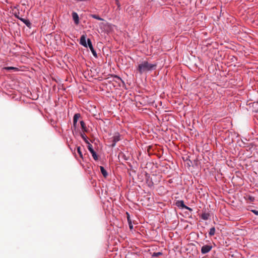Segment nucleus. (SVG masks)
Listing matches in <instances>:
<instances>
[{"label":"nucleus","mask_w":258,"mask_h":258,"mask_svg":"<svg viewBox=\"0 0 258 258\" xmlns=\"http://www.w3.org/2000/svg\"><path fill=\"white\" fill-rule=\"evenodd\" d=\"M248 199L250 202H253L254 201V198L252 196H248Z\"/></svg>","instance_id":"obj_24"},{"label":"nucleus","mask_w":258,"mask_h":258,"mask_svg":"<svg viewBox=\"0 0 258 258\" xmlns=\"http://www.w3.org/2000/svg\"><path fill=\"white\" fill-rule=\"evenodd\" d=\"M77 152L81 158H83V153L81 152V148L80 146L77 147Z\"/></svg>","instance_id":"obj_17"},{"label":"nucleus","mask_w":258,"mask_h":258,"mask_svg":"<svg viewBox=\"0 0 258 258\" xmlns=\"http://www.w3.org/2000/svg\"><path fill=\"white\" fill-rule=\"evenodd\" d=\"M112 142L111 147H114L115 146L117 142L121 140L120 135L119 133H115L113 137L110 139Z\"/></svg>","instance_id":"obj_2"},{"label":"nucleus","mask_w":258,"mask_h":258,"mask_svg":"<svg viewBox=\"0 0 258 258\" xmlns=\"http://www.w3.org/2000/svg\"><path fill=\"white\" fill-rule=\"evenodd\" d=\"M90 17L94 19H95L96 20H99V21H103L104 20L103 19L101 18L98 15H97L91 14V15H90Z\"/></svg>","instance_id":"obj_12"},{"label":"nucleus","mask_w":258,"mask_h":258,"mask_svg":"<svg viewBox=\"0 0 258 258\" xmlns=\"http://www.w3.org/2000/svg\"><path fill=\"white\" fill-rule=\"evenodd\" d=\"M17 17L22 22H23V23H24V22L26 21V19H24V18H20L18 16H17Z\"/></svg>","instance_id":"obj_26"},{"label":"nucleus","mask_w":258,"mask_h":258,"mask_svg":"<svg viewBox=\"0 0 258 258\" xmlns=\"http://www.w3.org/2000/svg\"><path fill=\"white\" fill-rule=\"evenodd\" d=\"M4 70H15V71H17L18 70V68H15V67H5L4 68Z\"/></svg>","instance_id":"obj_15"},{"label":"nucleus","mask_w":258,"mask_h":258,"mask_svg":"<svg viewBox=\"0 0 258 258\" xmlns=\"http://www.w3.org/2000/svg\"><path fill=\"white\" fill-rule=\"evenodd\" d=\"M200 217L204 220H207L210 219L211 215L209 212H203Z\"/></svg>","instance_id":"obj_5"},{"label":"nucleus","mask_w":258,"mask_h":258,"mask_svg":"<svg viewBox=\"0 0 258 258\" xmlns=\"http://www.w3.org/2000/svg\"><path fill=\"white\" fill-rule=\"evenodd\" d=\"M100 168L101 172L102 174L103 175V176L104 177H106L108 175V173H107L106 170L104 169V168L103 166H100Z\"/></svg>","instance_id":"obj_9"},{"label":"nucleus","mask_w":258,"mask_h":258,"mask_svg":"<svg viewBox=\"0 0 258 258\" xmlns=\"http://www.w3.org/2000/svg\"><path fill=\"white\" fill-rule=\"evenodd\" d=\"M77 122H73V126L75 127V128H76L77 127Z\"/></svg>","instance_id":"obj_28"},{"label":"nucleus","mask_w":258,"mask_h":258,"mask_svg":"<svg viewBox=\"0 0 258 258\" xmlns=\"http://www.w3.org/2000/svg\"><path fill=\"white\" fill-rule=\"evenodd\" d=\"M175 205L180 209H184L186 206L182 200H178L175 203Z\"/></svg>","instance_id":"obj_7"},{"label":"nucleus","mask_w":258,"mask_h":258,"mask_svg":"<svg viewBox=\"0 0 258 258\" xmlns=\"http://www.w3.org/2000/svg\"><path fill=\"white\" fill-rule=\"evenodd\" d=\"M80 124L81 126V128L83 132H87L88 131V128L86 126V124L85 122L83 120L80 121Z\"/></svg>","instance_id":"obj_8"},{"label":"nucleus","mask_w":258,"mask_h":258,"mask_svg":"<svg viewBox=\"0 0 258 258\" xmlns=\"http://www.w3.org/2000/svg\"><path fill=\"white\" fill-rule=\"evenodd\" d=\"M157 64L149 63L147 61H143L139 64L138 71L142 74L146 72L151 71L156 69Z\"/></svg>","instance_id":"obj_1"},{"label":"nucleus","mask_w":258,"mask_h":258,"mask_svg":"<svg viewBox=\"0 0 258 258\" xmlns=\"http://www.w3.org/2000/svg\"><path fill=\"white\" fill-rule=\"evenodd\" d=\"M162 253L160 252H154L152 254L153 257H157L160 255H161Z\"/></svg>","instance_id":"obj_19"},{"label":"nucleus","mask_w":258,"mask_h":258,"mask_svg":"<svg viewBox=\"0 0 258 258\" xmlns=\"http://www.w3.org/2000/svg\"><path fill=\"white\" fill-rule=\"evenodd\" d=\"M24 23L28 27H30L31 25V23L28 19H27L26 21L24 22Z\"/></svg>","instance_id":"obj_21"},{"label":"nucleus","mask_w":258,"mask_h":258,"mask_svg":"<svg viewBox=\"0 0 258 258\" xmlns=\"http://www.w3.org/2000/svg\"><path fill=\"white\" fill-rule=\"evenodd\" d=\"M256 108H257V109H256V111L258 112V102L256 104Z\"/></svg>","instance_id":"obj_29"},{"label":"nucleus","mask_w":258,"mask_h":258,"mask_svg":"<svg viewBox=\"0 0 258 258\" xmlns=\"http://www.w3.org/2000/svg\"><path fill=\"white\" fill-rule=\"evenodd\" d=\"M212 248V246L211 244L204 245L201 248V252L203 254H206L209 252Z\"/></svg>","instance_id":"obj_3"},{"label":"nucleus","mask_w":258,"mask_h":258,"mask_svg":"<svg viewBox=\"0 0 258 258\" xmlns=\"http://www.w3.org/2000/svg\"><path fill=\"white\" fill-rule=\"evenodd\" d=\"M87 46H88L89 47H90V46L92 47V46H93L92 44V42H91V40L90 39H87Z\"/></svg>","instance_id":"obj_20"},{"label":"nucleus","mask_w":258,"mask_h":258,"mask_svg":"<svg viewBox=\"0 0 258 258\" xmlns=\"http://www.w3.org/2000/svg\"><path fill=\"white\" fill-rule=\"evenodd\" d=\"M81 137H82V138L83 139V140L84 141V142L86 143V144H88L89 143V141L88 140V138L86 136V135L85 134L84 132L83 133H81Z\"/></svg>","instance_id":"obj_10"},{"label":"nucleus","mask_w":258,"mask_h":258,"mask_svg":"<svg viewBox=\"0 0 258 258\" xmlns=\"http://www.w3.org/2000/svg\"><path fill=\"white\" fill-rule=\"evenodd\" d=\"M87 144H88V146H87L88 149L90 151V152L91 153L92 151H93L94 149L93 148L92 145L90 143H88Z\"/></svg>","instance_id":"obj_18"},{"label":"nucleus","mask_w":258,"mask_h":258,"mask_svg":"<svg viewBox=\"0 0 258 258\" xmlns=\"http://www.w3.org/2000/svg\"><path fill=\"white\" fill-rule=\"evenodd\" d=\"M126 215L127 222L131 221L132 220L131 219L130 214L127 212H126Z\"/></svg>","instance_id":"obj_22"},{"label":"nucleus","mask_w":258,"mask_h":258,"mask_svg":"<svg viewBox=\"0 0 258 258\" xmlns=\"http://www.w3.org/2000/svg\"><path fill=\"white\" fill-rule=\"evenodd\" d=\"M91 153L92 154V156L93 159L95 160H98V156H97V154L96 153V152L94 150L93 151L91 152Z\"/></svg>","instance_id":"obj_14"},{"label":"nucleus","mask_w":258,"mask_h":258,"mask_svg":"<svg viewBox=\"0 0 258 258\" xmlns=\"http://www.w3.org/2000/svg\"><path fill=\"white\" fill-rule=\"evenodd\" d=\"M72 17L75 24L76 25H78L79 23V17L78 14L75 12H73Z\"/></svg>","instance_id":"obj_6"},{"label":"nucleus","mask_w":258,"mask_h":258,"mask_svg":"<svg viewBox=\"0 0 258 258\" xmlns=\"http://www.w3.org/2000/svg\"><path fill=\"white\" fill-rule=\"evenodd\" d=\"M251 211L254 213L255 215L258 216V211L256 210H251Z\"/></svg>","instance_id":"obj_25"},{"label":"nucleus","mask_w":258,"mask_h":258,"mask_svg":"<svg viewBox=\"0 0 258 258\" xmlns=\"http://www.w3.org/2000/svg\"><path fill=\"white\" fill-rule=\"evenodd\" d=\"M117 78L119 79H121L119 77H117Z\"/></svg>","instance_id":"obj_30"},{"label":"nucleus","mask_w":258,"mask_h":258,"mask_svg":"<svg viewBox=\"0 0 258 258\" xmlns=\"http://www.w3.org/2000/svg\"><path fill=\"white\" fill-rule=\"evenodd\" d=\"M80 113H76L73 117V122H77L79 118L80 117Z\"/></svg>","instance_id":"obj_11"},{"label":"nucleus","mask_w":258,"mask_h":258,"mask_svg":"<svg viewBox=\"0 0 258 258\" xmlns=\"http://www.w3.org/2000/svg\"><path fill=\"white\" fill-rule=\"evenodd\" d=\"M215 228L213 227L210 229L209 234L210 236H213L215 233Z\"/></svg>","instance_id":"obj_13"},{"label":"nucleus","mask_w":258,"mask_h":258,"mask_svg":"<svg viewBox=\"0 0 258 258\" xmlns=\"http://www.w3.org/2000/svg\"><path fill=\"white\" fill-rule=\"evenodd\" d=\"M89 48H90V49L91 50V52H92V53L93 55L95 57H97V53H96V51L94 50V48H93V46H92V47H91V46H90V47H89Z\"/></svg>","instance_id":"obj_16"},{"label":"nucleus","mask_w":258,"mask_h":258,"mask_svg":"<svg viewBox=\"0 0 258 258\" xmlns=\"http://www.w3.org/2000/svg\"><path fill=\"white\" fill-rule=\"evenodd\" d=\"M186 210H188V211L191 212L192 211V209L187 206H185V208H184Z\"/></svg>","instance_id":"obj_27"},{"label":"nucleus","mask_w":258,"mask_h":258,"mask_svg":"<svg viewBox=\"0 0 258 258\" xmlns=\"http://www.w3.org/2000/svg\"><path fill=\"white\" fill-rule=\"evenodd\" d=\"M129 226V228L130 230H132L133 229V225L132 224V221L127 222Z\"/></svg>","instance_id":"obj_23"},{"label":"nucleus","mask_w":258,"mask_h":258,"mask_svg":"<svg viewBox=\"0 0 258 258\" xmlns=\"http://www.w3.org/2000/svg\"><path fill=\"white\" fill-rule=\"evenodd\" d=\"M80 44L84 47H87L86 42V35H82L80 38Z\"/></svg>","instance_id":"obj_4"}]
</instances>
